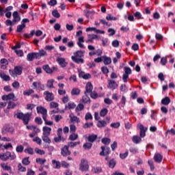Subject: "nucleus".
<instances>
[{"label":"nucleus","instance_id":"f257e3e1","mask_svg":"<svg viewBox=\"0 0 175 175\" xmlns=\"http://www.w3.org/2000/svg\"><path fill=\"white\" fill-rule=\"evenodd\" d=\"M14 116H16L18 120H22L24 125H28L29 121H31V116L32 114L29 113H24L23 112H17Z\"/></svg>","mask_w":175,"mask_h":175},{"label":"nucleus","instance_id":"f03ea898","mask_svg":"<svg viewBox=\"0 0 175 175\" xmlns=\"http://www.w3.org/2000/svg\"><path fill=\"white\" fill-rule=\"evenodd\" d=\"M83 57H84V51H77L74 53V55L71 57V59L73 62H75V64H84V59H83Z\"/></svg>","mask_w":175,"mask_h":175},{"label":"nucleus","instance_id":"7ed1b4c3","mask_svg":"<svg viewBox=\"0 0 175 175\" xmlns=\"http://www.w3.org/2000/svg\"><path fill=\"white\" fill-rule=\"evenodd\" d=\"M88 169H90V165H88V161H87V159H82L79 165V170L81 172H87Z\"/></svg>","mask_w":175,"mask_h":175},{"label":"nucleus","instance_id":"20e7f679","mask_svg":"<svg viewBox=\"0 0 175 175\" xmlns=\"http://www.w3.org/2000/svg\"><path fill=\"white\" fill-rule=\"evenodd\" d=\"M44 95L45 96V100H46V102H53L54 100V94L53 92L45 91Z\"/></svg>","mask_w":175,"mask_h":175},{"label":"nucleus","instance_id":"39448f33","mask_svg":"<svg viewBox=\"0 0 175 175\" xmlns=\"http://www.w3.org/2000/svg\"><path fill=\"white\" fill-rule=\"evenodd\" d=\"M2 100H10V99H12V100H17V98L16 96H14V93H10L8 95L4 94L1 97Z\"/></svg>","mask_w":175,"mask_h":175},{"label":"nucleus","instance_id":"423d86ee","mask_svg":"<svg viewBox=\"0 0 175 175\" xmlns=\"http://www.w3.org/2000/svg\"><path fill=\"white\" fill-rule=\"evenodd\" d=\"M61 154L63 157H68V155H70L72 152L69 150L68 146H64L61 150Z\"/></svg>","mask_w":175,"mask_h":175},{"label":"nucleus","instance_id":"0eeeda50","mask_svg":"<svg viewBox=\"0 0 175 175\" xmlns=\"http://www.w3.org/2000/svg\"><path fill=\"white\" fill-rule=\"evenodd\" d=\"M101 151L100 152V157H105V155H109L110 154V148L106 146H101Z\"/></svg>","mask_w":175,"mask_h":175},{"label":"nucleus","instance_id":"6e6552de","mask_svg":"<svg viewBox=\"0 0 175 175\" xmlns=\"http://www.w3.org/2000/svg\"><path fill=\"white\" fill-rule=\"evenodd\" d=\"M163 159V155L159 152H156L154 156V161L156 163H161Z\"/></svg>","mask_w":175,"mask_h":175},{"label":"nucleus","instance_id":"1a4fd4ad","mask_svg":"<svg viewBox=\"0 0 175 175\" xmlns=\"http://www.w3.org/2000/svg\"><path fill=\"white\" fill-rule=\"evenodd\" d=\"M137 126L140 131V133H139L140 137H145L146 132H147V128H144V126L142 124H139Z\"/></svg>","mask_w":175,"mask_h":175},{"label":"nucleus","instance_id":"9d476101","mask_svg":"<svg viewBox=\"0 0 175 175\" xmlns=\"http://www.w3.org/2000/svg\"><path fill=\"white\" fill-rule=\"evenodd\" d=\"M38 114H42V117H47V109L43 107H36Z\"/></svg>","mask_w":175,"mask_h":175},{"label":"nucleus","instance_id":"9b49d317","mask_svg":"<svg viewBox=\"0 0 175 175\" xmlns=\"http://www.w3.org/2000/svg\"><path fill=\"white\" fill-rule=\"evenodd\" d=\"M92 90H94V86L92 85V83H91V82H88L85 86V91L84 92V94L87 95L88 94H91Z\"/></svg>","mask_w":175,"mask_h":175},{"label":"nucleus","instance_id":"f8f14e48","mask_svg":"<svg viewBox=\"0 0 175 175\" xmlns=\"http://www.w3.org/2000/svg\"><path fill=\"white\" fill-rule=\"evenodd\" d=\"M12 16H13V23H14L15 24L16 23H18V21H21V17L20 16V15L18 14V12L17 11H14L12 14Z\"/></svg>","mask_w":175,"mask_h":175},{"label":"nucleus","instance_id":"ddd939ff","mask_svg":"<svg viewBox=\"0 0 175 175\" xmlns=\"http://www.w3.org/2000/svg\"><path fill=\"white\" fill-rule=\"evenodd\" d=\"M118 87V84L116 82V81L113 80H109V82L108 83V88L110 90H116Z\"/></svg>","mask_w":175,"mask_h":175},{"label":"nucleus","instance_id":"4468645a","mask_svg":"<svg viewBox=\"0 0 175 175\" xmlns=\"http://www.w3.org/2000/svg\"><path fill=\"white\" fill-rule=\"evenodd\" d=\"M57 62L60 65L62 68H66L68 63H66L64 58L59 57L57 59Z\"/></svg>","mask_w":175,"mask_h":175},{"label":"nucleus","instance_id":"2eb2a0df","mask_svg":"<svg viewBox=\"0 0 175 175\" xmlns=\"http://www.w3.org/2000/svg\"><path fill=\"white\" fill-rule=\"evenodd\" d=\"M33 86L34 87V90H36V88H40V90H42V91H44L45 86L44 84H42L40 82H33Z\"/></svg>","mask_w":175,"mask_h":175},{"label":"nucleus","instance_id":"dca6fc26","mask_svg":"<svg viewBox=\"0 0 175 175\" xmlns=\"http://www.w3.org/2000/svg\"><path fill=\"white\" fill-rule=\"evenodd\" d=\"M42 135L50 136L51 133V128L45 126L42 128Z\"/></svg>","mask_w":175,"mask_h":175},{"label":"nucleus","instance_id":"f3484780","mask_svg":"<svg viewBox=\"0 0 175 175\" xmlns=\"http://www.w3.org/2000/svg\"><path fill=\"white\" fill-rule=\"evenodd\" d=\"M102 59L104 65H110L111 64V57L104 55L102 56Z\"/></svg>","mask_w":175,"mask_h":175},{"label":"nucleus","instance_id":"a211bd4d","mask_svg":"<svg viewBox=\"0 0 175 175\" xmlns=\"http://www.w3.org/2000/svg\"><path fill=\"white\" fill-rule=\"evenodd\" d=\"M9 151L6 152L5 153L0 154V159L3 161V162H6L9 159L10 156Z\"/></svg>","mask_w":175,"mask_h":175},{"label":"nucleus","instance_id":"6ab92c4d","mask_svg":"<svg viewBox=\"0 0 175 175\" xmlns=\"http://www.w3.org/2000/svg\"><path fill=\"white\" fill-rule=\"evenodd\" d=\"M14 72L16 75H18V76H20L23 74V66H16L14 68Z\"/></svg>","mask_w":175,"mask_h":175},{"label":"nucleus","instance_id":"aec40b11","mask_svg":"<svg viewBox=\"0 0 175 175\" xmlns=\"http://www.w3.org/2000/svg\"><path fill=\"white\" fill-rule=\"evenodd\" d=\"M132 142L134 144H139L142 143V137L139 135H133L132 137Z\"/></svg>","mask_w":175,"mask_h":175},{"label":"nucleus","instance_id":"412c9836","mask_svg":"<svg viewBox=\"0 0 175 175\" xmlns=\"http://www.w3.org/2000/svg\"><path fill=\"white\" fill-rule=\"evenodd\" d=\"M36 59V53H29L27 55V61H33V59Z\"/></svg>","mask_w":175,"mask_h":175},{"label":"nucleus","instance_id":"4be33fe9","mask_svg":"<svg viewBox=\"0 0 175 175\" xmlns=\"http://www.w3.org/2000/svg\"><path fill=\"white\" fill-rule=\"evenodd\" d=\"M96 139H98V135L92 134L88 137V142L92 144L96 140Z\"/></svg>","mask_w":175,"mask_h":175},{"label":"nucleus","instance_id":"5701e85b","mask_svg":"<svg viewBox=\"0 0 175 175\" xmlns=\"http://www.w3.org/2000/svg\"><path fill=\"white\" fill-rule=\"evenodd\" d=\"M52 166L53 169H61V162L57 160H52Z\"/></svg>","mask_w":175,"mask_h":175},{"label":"nucleus","instance_id":"b1692460","mask_svg":"<svg viewBox=\"0 0 175 175\" xmlns=\"http://www.w3.org/2000/svg\"><path fill=\"white\" fill-rule=\"evenodd\" d=\"M170 98L169 96H165V98H162L161 105H163L164 106H167L170 104Z\"/></svg>","mask_w":175,"mask_h":175},{"label":"nucleus","instance_id":"393cba45","mask_svg":"<svg viewBox=\"0 0 175 175\" xmlns=\"http://www.w3.org/2000/svg\"><path fill=\"white\" fill-rule=\"evenodd\" d=\"M0 77L1 79H3L4 81H10V76L7 75L3 72H0Z\"/></svg>","mask_w":175,"mask_h":175},{"label":"nucleus","instance_id":"a878e982","mask_svg":"<svg viewBox=\"0 0 175 175\" xmlns=\"http://www.w3.org/2000/svg\"><path fill=\"white\" fill-rule=\"evenodd\" d=\"M46 55V51L44 50H41L39 53H36V59H40L42 57H44Z\"/></svg>","mask_w":175,"mask_h":175},{"label":"nucleus","instance_id":"bb28decb","mask_svg":"<svg viewBox=\"0 0 175 175\" xmlns=\"http://www.w3.org/2000/svg\"><path fill=\"white\" fill-rule=\"evenodd\" d=\"M84 13L85 14V17H87V18H90L92 17V16H94V14H95V11L94 10H92V11H90V10H84Z\"/></svg>","mask_w":175,"mask_h":175},{"label":"nucleus","instance_id":"cd10ccee","mask_svg":"<svg viewBox=\"0 0 175 175\" xmlns=\"http://www.w3.org/2000/svg\"><path fill=\"white\" fill-rule=\"evenodd\" d=\"M116 165H117V161H116V159H111L109 161L108 166L110 167V169H114V167H116Z\"/></svg>","mask_w":175,"mask_h":175},{"label":"nucleus","instance_id":"c85d7f7f","mask_svg":"<svg viewBox=\"0 0 175 175\" xmlns=\"http://www.w3.org/2000/svg\"><path fill=\"white\" fill-rule=\"evenodd\" d=\"M82 43H84V37L81 36L78 38L77 45L80 49H84V44Z\"/></svg>","mask_w":175,"mask_h":175},{"label":"nucleus","instance_id":"c756f323","mask_svg":"<svg viewBox=\"0 0 175 175\" xmlns=\"http://www.w3.org/2000/svg\"><path fill=\"white\" fill-rule=\"evenodd\" d=\"M107 125V122L105 120H98L97 123L98 128H105Z\"/></svg>","mask_w":175,"mask_h":175},{"label":"nucleus","instance_id":"7c9ffc66","mask_svg":"<svg viewBox=\"0 0 175 175\" xmlns=\"http://www.w3.org/2000/svg\"><path fill=\"white\" fill-rule=\"evenodd\" d=\"M82 102L83 103H91V98L88 96V94H85L82 97Z\"/></svg>","mask_w":175,"mask_h":175},{"label":"nucleus","instance_id":"2f4dec72","mask_svg":"<svg viewBox=\"0 0 175 175\" xmlns=\"http://www.w3.org/2000/svg\"><path fill=\"white\" fill-rule=\"evenodd\" d=\"M54 79H49L46 82V87L47 88H54Z\"/></svg>","mask_w":175,"mask_h":175},{"label":"nucleus","instance_id":"473e14b6","mask_svg":"<svg viewBox=\"0 0 175 175\" xmlns=\"http://www.w3.org/2000/svg\"><path fill=\"white\" fill-rule=\"evenodd\" d=\"M55 143H61L62 142H65L66 139L64 137H55L53 139Z\"/></svg>","mask_w":175,"mask_h":175},{"label":"nucleus","instance_id":"72a5a7b5","mask_svg":"<svg viewBox=\"0 0 175 175\" xmlns=\"http://www.w3.org/2000/svg\"><path fill=\"white\" fill-rule=\"evenodd\" d=\"M83 147L84 150H91L92 148V143L91 142H85L83 145Z\"/></svg>","mask_w":175,"mask_h":175},{"label":"nucleus","instance_id":"f704fd0d","mask_svg":"<svg viewBox=\"0 0 175 175\" xmlns=\"http://www.w3.org/2000/svg\"><path fill=\"white\" fill-rule=\"evenodd\" d=\"M111 142V140L110 139V138L107 137H104L101 139V143H103V144H105V146H109Z\"/></svg>","mask_w":175,"mask_h":175},{"label":"nucleus","instance_id":"c9c22d12","mask_svg":"<svg viewBox=\"0 0 175 175\" xmlns=\"http://www.w3.org/2000/svg\"><path fill=\"white\" fill-rule=\"evenodd\" d=\"M16 106H17V105L16 104V103L13 102V101H9L8 104V107L7 109L9 110L10 109H14V107H16Z\"/></svg>","mask_w":175,"mask_h":175},{"label":"nucleus","instance_id":"e433bc0d","mask_svg":"<svg viewBox=\"0 0 175 175\" xmlns=\"http://www.w3.org/2000/svg\"><path fill=\"white\" fill-rule=\"evenodd\" d=\"M126 103V98L125 97V96H122L120 102V105L121 107H124Z\"/></svg>","mask_w":175,"mask_h":175},{"label":"nucleus","instance_id":"4c0bfd02","mask_svg":"<svg viewBox=\"0 0 175 175\" xmlns=\"http://www.w3.org/2000/svg\"><path fill=\"white\" fill-rule=\"evenodd\" d=\"M42 139L44 143H47L48 144L51 143V139H50L49 135H42Z\"/></svg>","mask_w":175,"mask_h":175},{"label":"nucleus","instance_id":"58836bf2","mask_svg":"<svg viewBox=\"0 0 175 175\" xmlns=\"http://www.w3.org/2000/svg\"><path fill=\"white\" fill-rule=\"evenodd\" d=\"M92 171L96 174H99V173H102V167H94L92 168Z\"/></svg>","mask_w":175,"mask_h":175},{"label":"nucleus","instance_id":"ea45409f","mask_svg":"<svg viewBox=\"0 0 175 175\" xmlns=\"http://www.w3.org/2000/svg\"><path fill=\"white\" fill-rule=\"evenodd\" d=\"M52 16L53 17H55V18H59L61 17V14H59V12H58V10H53L52 11Z\"/></svg>","mask_w":175,"mask_h":175},{"label":"nucleus","instance_id":"a19ab883","mask_svg":"<svg viewBox=\"0 0 175 175\" xmlns=\"http://www.w3.org/2000/svg\"><path fill=\"white\" fill-rule=\"evenodd\" d=\"M26 25L24 23H22L21 25H19L16 27V32H23V29L25 28Z\"/></svg>","mask_w":175,"mask_h":175},{"label":"nucleus","instance_id":"79ce46f5","mask_svg":"<svg viewBox=\"0 0 175 175\" xmlns=\"http://www.w3.org/2000/svg\"><path fill=\"white\" fill-rule=\"evenodd\" d=\"M33 35H36V31L35 30H31L30 33H25L23 34L24 38H27V39H29V38L33 36Z\"/></svg>","mask_w":175,"mask_h":175},{"label":"nucleus","instance_id":"37998d69","mask_svg":"<svg viewBox=\"0 0 175 175\" xmlns=\"http://www.w3.org/2000/svg\"><path fill=\"white\" fill-rule=\"evenodd\" d=\"M42 68L46 71V73L50 74L53 72V69H51L49 65L43 66Z\"/></svg>","mask_w":175,"mask_h":175},{"label":"nucleus","instance_id":"c03bdc74","mask_svg":"<svg viewBox=\"0 0 175 175\" xmlns=\"http://www.w3.org/2000/svg\"><path fill=\"white\" fill-rule=\"evenodd\" d=\"M106 20L108 21H116L118 20L117 17L111 16V14H108L106 16Z\"/></svg>","mask_w":175,"mask_h":175},{"label":"nucleus","instance_id":"a18cd8bd","mask_svg":"<svg viewBox=\"0 0 175 175\" xmlns=\"http://www.w3.org/2000/svg\"><path fill=\"white\" fill-rule=\"evenodd\" d=\"M36 162L39 165H44V163H46V159L37 158Z\"/></svg>","mask_w":175,"mask_h":175},{"label":"nucleus","instance_id":"49530a36","mask_svg":"<svg viewBox=\"0 0 175 175\" xmlns=\"http://www.w3.org/2000/svg\"><path fill=\"white\" fill-rule=\"evenodd\" d=\"M89 94H90V98H92V99H98V94L96 91H92Z\"/></svg>","mask_w":175,"mask_h":175},{"label":"nucleus","instance_id":"de8ad7c7","mask_svg":"<svg viewBox=\"0 0 175 175\" xmlns=\"http://www.w3.org/2000/svg\"><path fill=\"white\" fill-rule=\"evenodd\" d=\"M18 170L19 172H27V167L23 166V165L21 164V163H19L18 164Z\"/></svg>","mask_w":175,"mask_h":175},{"label":"nucleus","instance_id":"09e8293b","mask_svg":"<svg viewBox=\"0 0 175 175\" xmlns=\"http://www.w3.org/2000/svg\"><path fill=\"white\" fill-rule=\"evenodd\" d=\"M110 126L111 128H115V129H118V128L121 126V124L120 123V122H117L111 123L110 124Z\"/></svg>","mask_w":175,"mask_h":175},{"label":"nucleus","instance_id":"8fccbe9b","mask_svg":"<svg viewBox=\"0 0 175 175\" xmlns=\"http://www.w3.org/2000/svg\"><path fill=\"white\" fill-rule=\"evenodd\" d=\"M1 167H2V169H3L4 170H7L8 172L12 170V167H10L5 163H1Z\"/></svg>","mask_w":175,"mask_h":175},{"label":"nucleus","instance_id":"3c124183","mask_svg":"<svg viewBox=\"0 0 175 175\" xmlns=\"http://www.w3.org/2000/svg\"><path fill=\"white\" fill-rule=\"evenodd\" d=\"M107 113H109V110H107V108H104L100 111V117H105V116H106Z\"/></svg>","mask_w":175,"mask_h":175},{"label":"nucleus","instance_id":"603ef678","mask_svg":"<svg viewBox=\"0 0 175 175\" xmlns=\"http://www.w3.org/2000/svg\"><path fill=\"white\" fill-rule=\"evenodd\" d=\"M83 109H84V105L79 103L75 108V111L77 113V111H81Z\"/></svg>","mask_w":175,"mask_h":175},{"label":"nucleus","instance_id":"864d4df0","mask_svg":"<svg viewBox=\"0 0 175 175\" xmlns=\"http://www.w3.org/2000/svg\"><path fill=\"white\" fill-rule=\"evenodd\" d=\"M71 94L72 95H80V89L79 88H73L72 90L71 91Z\"/></svg>","mask_w":175,"mask_h":175},{"label":"nucleus","instance_id":"5fc2aeb1","mask_svg":"<svg viewBox=\"0 0 175 175\" xmlns=\"http://www.w3.org/2000/svg\"><path fill=\"white\" fill-rule=\"evenodd\" d=\"M79 137V135L76 133H73L70 135L69 139L72 141L77 140V138Z\"/></svg>","mask_w":175,"mask_h":175},{"label":"nucleus","instance_id":"6e6d98bb","mask_svg":"<svg viewBox=\"0 0 175 175\" xmlns=\"http://www.w3.org/2000/svg\"><path fill=\"white\" fill-rule=\"evenodd\" d=\"M22 163L23 165H25L26 166H27L28 165H29V163H31V161H29V157H25L22 160Z\"/></svg>","mask_w":175,"mask_h":175},{"label":"nucleus","instance_id":"4d7b16f0","mask_svg":"<svg viewBox=\"0 0 175 175\" xmlns=\"http://www.w3.org/2000/svg\"><path fill=\"white\" fill-rule=\"evenodd\" d=\"M16 24L13 21H12L10 19H8L5 21V25L7 27H13Z\"/></svg>","mask_w":175,"mask_h":175},{"label":"nucleus","instance_id":"13d9d810","mask_svg":"<svg viewBox=\"0 0 175 175\" xmlns=\"http://www.w3.org/2000/svg\"><path fill=\"white\" fill-rule=\"evenodd\" d=\"M26 154H29V155H33V149L32 148H26L24 150Z\"/></svg>","mask_w":175,"mask_h":175},{"label":"nucleus","instance_id":"bf43d9fd","mask_svg":"<svg viewBox=\"0 0 175 175\" xmlns=\"http://www.w3.org/2000/svg\"><path fill=\"white\" fill-rule=\"evenodd\" d=\"M80 144V142H69L68 143V147H70L71 148H73V147H76V146H79Z\"/></svg>","mask_w":175,"mask_h":175},{"label":"nucleus","instance_id":"052dcab7","mask_svg":"<svg viewBox=\"0 0 175 175\" xmlns=\"http://www.w3.org/2000/svg\"><path fill=\"white\" fill-rule=\"evenodd\" d=\"M155 38L157 40H159V42L163 40V36L161 33H156Z\"/></svg>","mask_w":175,"mask_h":175},{"label":"nucleus","instance_id":"680f3d73","mask_svg":"<svg viewBox=\"0 0 175 175\" xmlns=\"http://www.w3.org/2000/svg\"><path fill=\"white\" fill-rule=\"evenodd\" d=\"M42 119L44 121L45 125H53V122L47 120V116H42Z\"/></svg>","mask_w":175,"mask_h":175},{"label":"nucleus","instance_id":"e2e57ef3","mask_svg":"<svg viewBox=\"0 0 175 175\" xmlns=\"http://www.w3.org/2000/svg\"><path fill=\"white\" fill-rule=\"evenodd\" d=\"M35 91L32 89L29 90L28 91H24L23 95H27V96H29V95H31V94H33Z\"/></svg>","mask_w":175,"mask_h":175},{"label":"nucleus","instance_id":"0e129e2a","mask_svg":"<svg viewBox=\"0 0 175 175\" xmlns=\"http://www.w3.org/2000/svg\"><path fill=\"white\" fill-rule=\"evenodd\" d=\"M16 152H23L24 151V146L23 145L17 146L16 148Z\"/></svg>","mask_w":175,"mask_h":175},{"label":"nucleus","instance_id":"69168bd1","mask_svg":"<svg viewBox=\"0 0 175 175\" xmlns=\"http://www.w3.org/2000/svg\"><path fill=\"white\" fill-rule=\"evenodd\" d=\"M93 119V117H92V115L91 114V113L90 112H88L85 116V120L86 121H88V120H92Z\"/></svg>","mask_w":175,"mask_h":175},{"label":"nucleus","instance_id":"338daca9","mask_svg":"<svg viewBox=\"0 0 175 175\" xmlns=\"http://www.w3.org/2000/svg\"><path fill=\"white\" fill-rule=\"evenodd\" d=\"M101 71L103 73V75H107L109 73V68L106 66H103L101 68Z\"/></svg>","mask_w":175,"mask_h":175},{"label":"nucleus","instance_id":"774afa93","mask_svg":"<svg viewBox=\"0 0 175 175\" xmlns=\"http://www.w3.org/2000/svg\"><path fill=\"white\" fill-rule=\"evenodd\" d=\"M124 73L126 75H132V70L129 67H124Z\"/></svg>","mask_w":175,"mask_h":175}]
</instances>
